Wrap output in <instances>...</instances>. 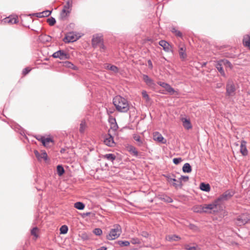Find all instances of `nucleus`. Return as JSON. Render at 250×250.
<instances>
[{"instance_id":"nucleus-1","label":"nucleus","mask_w":250,"mask_h":250,"mask_svg":"<svg viewBox=\"0 0 250 250\" xmlns=\"http://www.w3.org/2000/svg\"><path fill=\"white\" fill-rule=\"evenodd\" d=\"M205 213H215L223 209L222 205L216 199L211 203L205 204Z\"/></svg>"},{"instance_id":"nucleus-2","label":"nucleus","mask_w":250,"mask_h":250,"mask_svg":"<svg viewBox=\"0 0 250 250\" xmlns=\"http://www.w3.org/2000/svg\"><path fill=\"white\" fill-rule=\"evenodd\" d=\"M92 45L94 47H99L101 52H104L106 47L104 44L103 37L101 34L93 35L92 40Z\"/></svg>"},{"instance_id":"nucleus-3","label":"nucleus","mask_w":250,"mask_h":250,"mask_svg":"<svg viewBox=\"0 0 250 250\" xmlns=\"http://www.w3.org/2000/svg\"><path fill=\"white\" fill-rule=\"evenodd\" d=\"M113 104L117 110L124 112L125 108V100L120 96H117L113 99Z\"/></svg>"},{"instance_id":"nucleus-4","label":"nucleus","mask_w":250,"mask_h":250,"mask_svg":"<svg viewBox=\"0 0 250 250\" xmlns=\"http://www.w3.org/2000/svg\"><path fill=\"white\" fill-rule=\"evenodd\" d=\"M250 220V214L247 212L242 213L235 219V223L238 226H243Z\"/></svg>"},{"instance_id":"nucleus-5","label":"nucleus","mask_w":250,"mask_h":250,"mask_svg":"<svg viewBox=\"0 0 250 250\" xmlns=\"http://www.w3.org/2000/svg\"><path fill=\"white\" fill-rule=\"evenodd\" d=\"M82 36V34L79 33L69 32L66 34L63 40L66 43L74 42L80 39Z\"/></svg>"},{"instance_id":"nucleus-6","label":"nucleus","mask_w":250,"mask_h":250,"mask_svg":"<svg viewBox=\"0 0 250 250\" xmlns=\"http://www.w3.org/2000/svg\"><path fill=\"white\" fill-rule=\"evenodd\" d=\"M121 233V229L119 226H114V228L112 229L109 234L106 236L107 239L112 240L118 238Z\"/></svg>"},{"instance_id":"nucleus-7","label":"nucleus","mask_w":250,"mask_h":250,"mask_svg":"<svg viewBox=\"0 0 250 250\" xmlns=\"http://www.w3.org/2000/svg\"><path fill=\"white\" fill-rule=\"evenodd\" d=\"M72 6V0H67L61 12V17L62 19H65L70 14Z\"/></svg>"},{"instance_id":"nucleus-8","label":"nucleus","mask_w":250,"mask_h":250,"mask_svg":"<svg viewBox=\"0 0 250 250\" xmlns=\"http://www.w3.org/2000/svg\"><path fill=\"white\" fill-rule=\"evenodd\" d=\"M234 195V192L231 190H228L220 195L217 199L222 205V202L228 200Z\"/></svg>"},{"instance_id":"nucleus-9","label":"nucleus","mask_w":250,"mask_h":250,"mask_svg":"<svg viewBox=\"0 0 250 250\" xmlns=\"http://www.w3.org/2000/svg\"><path fill=\"white\" fill-rule=\"evenodd\" d=\"M114 133L108 132L104 138V143L108 146H113L115 145V142L113 140V135Z\"/></svg>"},{"instance_id":"nucleus-10","label":"nucleus","mask_w":250,"mask_h":250,"mask_svg":"<svg viewBox=\"0 0 250 250\" xmlns=\"http://www.w3.org/2000/svg\"><path fill=\"white\" fill-rule=\"evenodd\" d=\"M52 57L54 58H59L61 60L67 59L69 57L68 53L63 50H59L54 53Z\"/></svg>"},{"instance_id":"nucleus-11","label":"nucleus","mask_w":250,"mask_h":250,"mask_svg":"<svg viewBox=\"0 0 250 250\" xmlns=\"http://www.w3.org/2000/svg\"><path fill=\"white\" fill-rule=\"evenodd\" d=\"M109 123L110 124V128L108 132L115 134V131L118 127L115 119L113 117H110L109 118Z\"/></svg>"},{"instance_id":"nucleus-12","label":"nucleus","mask_w":250,"mask_h":250,"mask_svg":"<svg viewBox=\"0 0 250 250\" xmlns=\"http://www.w3.org/2000/svg\"><path fill=\"white\" fill-rule=\"evenodd\" d=\"M227 93L229 96H232L234 94L235 88L233 83L229 81L226 86Z\"/></svg>"},{"instance_id":"nucleus-13","label":"nucleus","mask_w":250,"mask_h":250,"mask_svg":"<svg viewBox=\"0 0 250 250\" xmlns=\"http://www.w3.org/2000/svg\"><path fill=\"white\" fill-rule=\"evenodd\" d=\"M159 44L162 46L163 49L167 52H172V46L170 44L165 40H161L159 42Z\"/></svg>"},{"instance_id":"nucleus-14","label":"nucleus","mask_w":250,"mask_h":250,"mask_svg":"<svg viewBox=\"0 0 250 250\" xmlns=\"http://www.w3.org/2000/svg\"><path fill=\"white\" fill-rule=\"evenodd\" d=\"M153 139L155 141L165 144L167 143V140L165 139L161 134L158 132H155L153 133Z\"/></svg>"},{"instance_id":"nucleus-15","label":"nucleus","mask_w":250,"mask_h":250,"mask_svg":"<svg viewBox=\"0 0 250 250\" xmlns=\"http://www.w3.org/2000/svg\"><path fill=\"white\" fill-rule=\"evenodd\" d=\"M184 127L189 130L192 128V125L189 119L185 117H181L180 119Z\"/></svg>"},{"instance_id":"nucleus-16","label":"nucleus","mask_w":250,"mask_h":250,"mask_svg":"<svg viewBox=\"0 0 250 250\" xmlns=\"http://www.w3.org/2000/svg\"><path fill=\"white\" fill-rule=\"evenodd\" d=\"M223 65L224 63L222 61V60L217 62L215 65V67L217 68V69L220 72L221 75L224 77H226L225 73L223 69Z\"/></svg>"},{"instance_id":"nucleus-17","label":"nucleus","mask_w":250,"mask_h":250,"mask_svg":"<svg viewBox=\"0 0 250 250\" xmlns=\"http://www.w3.org/2000/svg\"><path fill=\"white\" fill-rule=\"evenodd\" d=\"M143 79L145 83L149 87H154L155 86V83L154 81L152 79L149 78L146 75H144L143 76Z\"/></svg>"},{"instance_id":"nucleus-18","label":"nucleus","mask_w":250,"mask_h":250,"mask_svg":"<svg viewBox=\"0 0 250 250\" xmlns=\"http://www.w3.org/2000/svg\"><path fill=\"white\" fill-rule=\"evenodd\" d=\"M87 124L85 120H83L81 121V123L80 124V127L79 129V132L81 134H83L87 128Z\"/></svg>"},{"instance_id":"nucleus-19","label":"nucleus","mask_w":250,"mask_h":250,"mask_svg":"<svg viewBox=\"0 0 250 250\" xmlns=\"http://www.w3.org/2000/svg\"><path fill=\"white\" fill-rule=\"evenodd\" d=\"M126 148H127V151L132 155L134 156L137 157L138 155V152L136 148L135 147H134L133 146L129 145L127 146H126Z\"/></svg>"},{"instance_id":"nucleus-20","label":"nucleus","mask_w":250,"mask_h":250,"mask_svg":"<svg viewBox=\"0 0 250 250\" xmlns=\"http://www.w3.org/2000/svg\"><path fill=\"white\" fill-rule=\"evenodd\" d=\"M246 144L247 143L245 141H242L241 142L240 152L244 156H246L248 154V150L246 147Z\"/></svg>"},{"instance_id":"nucleus-21","label":"nucleus","mask_w":250,"mask_h":250,"mask_svg":"<svg viewBox=\"0 0 250 250\" xmlns=\"http://www.w3.org/2000/svg\"><path fill=\"white\" fill-rule=\"evenodd\" d=\"M166 239L170 242L178 241L181 239V237L178 235L175 234L168 235L166 236Z\"/></svg>"},{"instance_id":"nucleus-22","label":"nucleus","mask_w":250,"mask_h":250,"mask_svg":"<svg viewBox=\"0 0 250 250\" xmlns=\"http://www.w3.org/2000/svg\"><path fill=\"white\" fill-rule=\"evenodd\" d=\"M243 42L244 45L248 47L250 50V36L249 35H246L244 36Z\"/></svg>"},{"instance_id":"nucleus-23","label":"nucleus","mask_w":250,"mask_h":250,"mask_svg":"<svg viewBox=\"0 0 250 250\" xmlns=\"http://www.w3.org/2000/svg\"><path fill=\"white\" fill-rule=\"evenodd\" d=\"M17 17H8L4 19V22L10 24H14L18 22Z\"/></svg>"},{"instance_id":"nucleus-24","label":"nucleus","mask_w":250,"mask_h":250,"mask_svg":"<svg viewBox=\"0 0 250 250\" xmlns=\"http://www.w3.org/2000/svg\"><path fill=\"white\" fill-rule=\"evenodd\" d=\"M193 211L195 212H205V205H198L193 207Z\"/></svg>"},{"instance_id":"nucleus-25","label":"nucleus","mask_w":250,"mask_h":250,"mask_svg":"<svg viewBox=\"0 0 250 250\" xmlns=\"http://www.w3.org/2000/svg\"><path fill=\"white\" fill-rule=\"evenodd\" d=\"M39 140L41 141L44 146H48L50 143L52 142V140L50 138L44 137H42L41 139H39Z\"/></svg>"},{"instance_id":"nucleus-26","label":"nucleus","mask_w":250,"mask_h":250,"mask_svg":"<svg viewBox=\"0 0 250 250\" xmlns=\"http://www.w3.org/2000/svg\"><path fill=\"white\" fill-rule=\"evenodd\" d=\"M133 138L134 140L138 142L137 145L138 146H141L143 145L144 141L141 139L139 135L136 134H134L133 135Z\"/></svg>"},{"instance_id":"nucleus-27","label":"nucleus","mask_w":250,"mask_h":250,"mask_svg":"<svg viewBox=\"0 0 250 250\" xmlns=\"http://www.w3.org/2000/svg\"><path fill=\"white\" fill-rule=\"evenodd\" d=\"M200 189L206 192H208L210 190V186L208 184H205L204 183H202L200 186Z\"/></svg>"},{"instance_id":"nucleus-28","label":"nucleus","mask_w":250,"mask_h":250,"mask_svg":"<svg viewBox=\"0 0 250 250\" xmlns=\"http://www.w3.org/2000/svg\"><path fill=\"white\" fill-rule=\"evenodd\" d=\"M183 171L185 173H189L191 171V167L188 163H186L183 167Z\"/></svg>"},{"instance_id":"nucleus-29","label":"nucleus","mask_w":250,"mask_h":250,"mask_svg":"<svg viewBox=\"0 0 250 250\" xmlns=\"http://www.w3.org/2000/svg\"><path fill=\"white\" fill-rule=\"evenodd\" d=\"M104 67L106 69H109L113 72H116L118 71V68L116 66L109 64H105Z\"/></svg>"},{"instance_id":"nucleus-30","label":"nucleus","mask_w":250,"mask_h":250,"mask_svg":"<svg viewBox=\"0 0 250 250\" xmlns=\"http://www.w3.org/2000/svg\"><path fill=\"white\" fill-rule=\"evenodd\" d=\"M186 48L185 47H181L179 50V53L181 58L185 59L187 57V54L185 52Z\"/></svg>"},{"instance_id":"nucleus-31","label":"nucleus","mask_w":250,"mask_h":250,"mask_svg":"<svg viewBox=\"0 0 250 250\" xmlns=\"http://www.w3.org/2000/svg\"><path fill=\"white\" fill-rule=\"evenodd\" d=\"M63 65L66 67L70 68L73 70H77L78 69L77 66L69 62H64Z\"/></svg>"},{"instance_id":"nucleus-32","label":"nucleus","mask_w":250,"mask_h":250,"mask_svg":"<svg viewBox=\"0 0 250 250\" xmlns=\"http://www.w3.org/2000/svg\"><path fill=\"white\" fill-rule=\"evenodd\" d=\"M51 12L49 10H46L43 11L42 12H41L39 13H38V17H48L51 14Z\"/></svg>"},{"instance_id":"nucleus-33","label":"nucleus","mask_w":250,"mask_h":250,"mask_svg":"<svg viewBox=\"0 0 250 250\" xmlns=\"http://www.w3.org/2000/svg\"><path fill=\"white\" fill-rule=\"evenodd\" d=\"M164 88L168 93L171 95L173 94L175 92V90L168 83Z\"/></svg>"},{"instance_id":"nucleus-34","label":"nucleus","mask_w":250,"mask_h":250,"mask_svg":"<svg viewBox=\"0 0 250 250\" xmlns=\"http://www.w3.org/2000/svg\"><path fill=\"white\" fill-rule=\"evenodd\" d=\"M84 205L82 202H78L75 203L74 207L77 209L82 210L84 208Z\"/></svg>"},{"instance_id":"nucleus-35","label":"nucleus","mask_w":250,"mask_h":250,"mask_svg":"<svg viewBox=\"0 0 250 250\" xmlns=\"http://www.w3.org/2000/svg\"><path fill=\"white\" fill-rule=\"evenodd\" d=\"M184 247L186 250H199L197 247L191 246L188 244H185Z\"/></svg>"},{"instance_id":"nucleus-36","label":"nucleus","mask_w":250,"mask_h":250,"mask_svg":"<svg viewBox=\"0 0 250 250\" xmlns=\"http://www.w3.org/2000/svg\"><path fill=\"white\" fill-rule=\"evenodd\" d=\"M39 229L37 228H34L31 231V233L33 235L35 239H37L38 237Z\"/></svg>"},{"instance_id":"nucleus-37","label":"nucleus","mask_w":250,"mask_h":250,"mask_svg":"<svg viewBox=\"0 0 250 250\" xmlns=\"http://www.w3.org/2000/svg\"><path fill=\"white\" fill-rule=\"evenodd\" d=\"M57 172L59 176H62L64 172V170L62 166L59 165L57 167Z\"/></svg>"},{"instance_id":"nucleus-38","label":"nucleus","mask_w":250,"mask_h":250,"mask_svg":"<svg viewBox=\"0 0 250 250\" xmlns=\"http://www.w3.org/2000/svg\"><path fill=\"white\" fill-rule=\"evenodd\" d=\"M142 94L143 99L146 101V102H148L150 101L149 97L146 91H143L142 92Z\"/></svg>"},{"instance_id":"nucleus-39","label":"nucleus","mask_w":250,"mask_h":250,"mask_svg":"<svg viewBox=\"0 0 250 250\" xmlns=\"http://www.w3.org/2000/svg\"><path fill=\"white\" fill-rule=\"evenodd\" d=\"M60 230L61 234H66L68 231V227L66 225H63L61 227Z\"/></svg>"},{"instance_id":"nucleus-40","label":"nucleus","mask_w":250,"mask_h":250,"mask_svg":"<svg viewBox=\"0 0 250 250\" xmlns=\"http://www.w3.org/2000/svg\"><path fill=\"white\" fill-rule=\"evenodd\" d=\"M171 31L177 37H181L182 36V33L175 28H173L171 30Z\"/></svg>"},{"instance_id":"nucleus-41","label":"nucleus","mask_w":250,"mask_h":250,"mask_svg":"<svg viewBox=\"0 0 250 250\" xmlns=\"http://www.w3.org/2000/svg\"><path fill=\"white\" fill-rule=\"evenodd\" d=\"M104 157L111 161H113L115 159V156L112 154H106L104 156Z\"/></svg>"},{"instance_id":"nucleus-42","label":"nucleus","mask_w":250,"mask_h":250,"mask_svg":"<svg viewBox=\"0 0 250 250\" xmlns=\"http://www.w3.org/2000/svg\"><path fill=\"white\" fill-rule=\"evenodd\" d=\"M47 21L48 23V24L51 26L54 25L56 23L55 19L52 17L48 18L47 20Z\"/></svg>"},{"instance_id":"nucleus-43","label":"nucleus","mask_w":250,"mask_h":250,"mask_svg":"<svg viewBox=\"0 0 250 250\" xmlns=\"http://www.w3.org/2000/svg\"><path fill=\"white\" fill-rule=\"evenodd\" d=\"M222 61L223 62L224 65L227 67H231V63L228 61L227 60H222Z\"/></svg>"},{"instance_id":"nucleus-44","label":"nucleus","mask_w":250,"mask_h":250,"mask_svg":"<svg viewBox=\"0 0 250 250\" xmlns=\"http://www.w3.org/2000/svg\"><path fill=\"white\" fill-rule=\"evenodd\" d=\"M40 160L42 159H43L44 160H47V153L45 151H42L41 153L40 154Z\"/></svg>"},{"instance_id":"nucleus-45","label":"nucleus","mask_w":250,"mask_h":250,"mask_svg":"<svg viewBox=\"0 0 250 250\" xmlns=\"http://www.w3.org/2000/svg\"><path fill=\"white\" fill-rule=\"evenodd\" d=\"M93 232L97 235H100L102 233V230L99 228L94 229Z\"/></svg>"},{"instance_id":"nucleus-46","label":"nucleus","mask_w":250,"mask_h":250,"mask_svg":"<svg viewBox=\"0 0 250 250\" xmlns=\"http://www.w3.org/2000/svg\"><path fill=\"white\" fill-rule=\"evenodd\" d=\"M182 161V159L181 158H176L173 159V162L175 165L179 164Z\"/></svg>"},{"instance_id":"nucleus-47","label":"nucleus","mask_w":250,"mask_h":250,"mask_svg":"<svg viewBox=\"0 0 250 250\" xmlns=\"http://www.w3.org/2000/svg\"><path fill=\"white\" fill-rule=\"evenodd\" d=\"M173 185L175 187V188H178V187H181L182 186V182L181 181H178L177 183H173Z\"/></svg>"},{"instance_id":"nucleus-48","label":"nucleus","mask_w":250,"mask_h":250,"mask_svg":"<svg viewBox=\"0 0 250 250\" xmlns=\"http://www.w3.org/2000/svg\"><path fill=\"white\" fill-rule=\"evenodd\" d=\"M188 180V176H182L179 178V181H181V182L182 181H184V182H187Z\"/></svg>"},{"instance_id":"nucleus-49","label":"nucleus","mask_w":250,"mask_h":250,"mask_svg":"<svg viewBox=\"0 0 250 250\" xmlns=\"http://www.w3.org/2000/svg\"><path fill=\"white\" fill-rule=\"evenodd\" d=\"M30 70H31V69L29 68H26L24 69L22 71V73H23V75H26L27 74H28L30 71Z\"/></svg>"},{"instance_id":"nucleus-50","label":"nucleus","mask_w":250,"mask_h":250,"mask_svg":"<svg viewBox=\"0 0 250 250\" xmlns=\"http://www.w3.org/2000/svg\"><path fill=\"white\" fill-rule=\"evenodd\" d=\"M158 84L162 87L165 88L167 83L162 82H158Z\"/></svg>"},{"instance_id":"nucleus-51","label":"nucleus","mask_w":250,"mask_h":250,"mask_svg":"<svg viewBox=\"0 0 250 250\" xmlns=\"http://www.w3.org/2000/svg\"><path fill=\"white\" fill-rule=\"evenodd\" d=\"M34 153H35V155H36V157L39 160H40V153L37 151V150H35L34 151Z\"/></svg>"},{"instance_id":"nucleus-52","label":"nucleus","mask_w":250,"mask_h":250,"mask_svg":"<svg viewBox=\"0 0 250 250\" xmlns=\"http://www.w3.org/2000/svg\"><path fill=\"white\" fill-rule=\"evenodd\" d=\"M118 244L121 246H125V241H119L118 242Z\"/></svg>"},{"instance_id":"nucleus-53","label":"nucleus","mask_w":250,"mask_h":250,"mask_svg":"<svg viewBox=\"0 0 250 250\" xmlns=\"http://www.w3.org/2000/svg\"><path fill=\"white\" fill-rule=\"evenodd\" d=\"M142 235L145 237H147L148 236V233L147 232L143 231L142 232Z\"/></svg>"},{"instance_id":"nucleus-54","label":"nucleus","mask_w":250,"mask_h":250,"mask_svg":"<svg viewBox=\"0 0 250 250\" xmlns=\"http://www.w3.org/2000/svg\"><path fill=\"white\" fill-rule=\"evenodd\" d=\"M148 66L150 68H152L153 67V65H152V63L151 62V61L150 60H149L148 61Z\"/></svg>"},{"instance_id":"nucleus-55","label":"nucleus","mask_w":250,"mask_h":250,"mask_svg":"<svg viewBox=\"0 0 250 250\" xmlns=\"http://www.w3.org/2000/svg\"><path fill=\"white\" fill-rule=\"evenodd\" d=\"M132 242L133 244H137L139 243V240L138 239L133 240Z\"/></svg>"},{"instance_id":"nucleus-56","label":"nucleus","mask_w":250,"mask_h":250,"mask_svg":"<svg viewBox=\"0 0 250 250\" xmlns=\"http://www.w3.org/2000/svg\"><path fill=\"white\" fill-rule=\"evenodd\" d=\"M96 250H106V248L105 247H102L100 248L97 249Z\"/></svg>"},{"instance_id":"nucleus-57","label":"nucleus","mask_w":250,"mask_h":250,"mask_svg":"<svg viewBox=\"0 0 250 250\" xmlns=\"http://www.w3.org/2000/svg\"><path fill=\"white\" fill-rule=\"evenodd\" d=\"M177 181L176 179H174V178H172V179H170L169 182H176Z\"/></svg>"},{"instance_id":"nucleus-58","label":"nucleus","mask_w":250,"mask_h":250,"mask_svg":"<svg viewBox=\"0 0 250 250\" xmlns=\"http://www.w3.org/2000/svg\"><path fill=\"white\" fill-rule=\"evenodd\" d=\"M222 85V83H218L217 84V87L219 88Z\"/></svg>"},{"instance_id":"nucleus-59","label":"nucleus","mask_w":250,"mask_h":250,"mask_svg":"<svg viewBox=\"0 0 250 250\" xmlns=\"http://www.w3.org/2000/svg\"><path fill=\"white\" fill-rule=\"evenodd\" d=\"M167 201L168 202H172V199H171V198H168V199L167 200Z\"/></svg>"},{"instance_id":"nucleus-60","label":"nucleus","mask_w":250,"mask_h":250,"mask_svg":"<svg viewBox=\"0 0 250 250\" xmlns=\"http://www.w3.org/2000/svg\"><path fill=\"white\" fill-rule=\"evenodd\" d=\"M126 247L128 246L129 245V242L128 241H126Z\"/></svg>"},{"instance_id":"nucleus-61","label":"nucleus","mask_w":250,"mask_h":250,"mask_svg":"<svg viewBox=\"0 0 250 250\" xmlns=\"http://www.w3.org/2000/svg\"><path fill=\"white\" fill-rule=\"evenodd\" d=\"M64 151V149H62L61 150V153H63Z\"/></svg>"},{"instance_id":"nucleus-62","label":"nucleus","mask_w":250,"mask_h":250,"mask_svg":"<svg viewBox=\"0 0 250 250\" xmlns=\"http://www.w3.org/2000/svg\"><path fill=\"white\" fill-rule=\"evenodd\" d=\"M131 109L133 110V111H135V109L134 108H132Z\"/></svg>"},{"instance_id":"nucleus-63","label":"nucleus","mask_w":250,"mask_h":250,"mask_svg":"<svg viewBox=\"0 0 250 250\" xmlns=\"http://www.w3.org/2000/svg\"><path fill=\"white\" fill-rule=\"evenodd\" d=\"M89 214H90V213H89V212H88V213H86V215H89Z\"/></svg>"}]
</instances>
